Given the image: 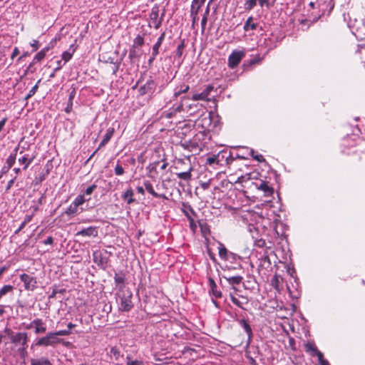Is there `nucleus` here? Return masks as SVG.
Returning a JSON list of instances; mask_svg holds the SVG:
<instances>
[{"instance_id": "obj_1", "label": "nucleus", "mask_w": 365, "mask_h": 365, "mask_svg": "<svg viewBox=\"0 0 365 365\" xmlns=\"http://www.w3.org/2000/svg\"><path fill=\"white\" fill-rule=\"evenodd\" d=\"M9 341L4 343L2 354L6 356L19 357L24 359L28 354V334L26 332H15L11 329L6 327L4 331Z\"/></svg>"}, {"instance_id": "obj_2", "label": "nucleus", "mask_w": 365, "mask_h": 365, "mask_svg": "<svg viewBox=\"0 0 365 365\" xmlns=\"http://www.w3.org/2000/svg\"><path fill=\"white\" fill-rule=\"evenodd\" d=\"M86 199L85 198L84 195H78L75 200L71 202L69 207L66 210L64 213L69 217H74L75 215L83 212V208H80V206L82 205Z\"/></svg>"}, {"instance_id": "obj_3", "label": "nucleus", "mask_w": 365, "mask_h": 365, "mask_svg": "<svg viewBox=\"0 0 365 365\" xmlns=\"http://www.w3.org/2000/svg\"><path fill=\"white\" fill-rule=\"evenodd\" d=\"M133 294L129 289H122L119 294L120 307L119 309L123 312L130 311L133 304L131 301Z\"/></svg>"}, {"instance_id": "obj_4", "label": "nucleus", "mask_w": 365, "mask_h": 365, "mask_svg": "<svg viewBox=\"0 0 365 365\" xmlns=\"http://www.w3.org/2000/svg\"><path fill=\"white\" fill-rule=\"evenodd\" d=\"M62 339L58 337L56 331L48 332L45 336L40 338L36 342V346H54L61 342Z\"/></svg>"}, {"instance_id": "obj_5", "label": "nucleus", "mask_w": 365, "mask_h": 365, "mask_svg": "<svg viewBox=\"0 0 365 365\" xmlns=\"http://www.w3.org/2000/svg\"><path fill=\"white\" fill-rule=\"evenodd\" d=\"M205 0H192L190 9V16L192 17V28L194 29L195 24L199 20L198 13L201 7L204 5Z\"/></svg>"}, {"instance_id": "obj_6", "label": "nucleus", "mask_w": 365, "mask_h": 365, "mask_svg": "<svg viewBox=\"0 0 365 365\" xmlns=\"http://www.w3.org/2000/svg\"><path fill=\"white\" fill-rule=\"evenodd\" d=\"M245 56V53L243 51H233L228 57V66L230 68H235L238 66Z\"/></svg>"}, {"instance_id": "obj_7", "label": "nucleus", "mask_w": 365, "mask_h": 365, "mask_svg": "<svg viewBox=\"0 0 365 365\" xmlns=\"http://www.w3.org/2000/svg\"><path fill=\"white\" fill-rule=\"evenodd\" d=\"M104 253L101 250H96L93 252V260L100 268L105 269L107 267L108 259L105 256Z\"/></svg>"}, {"instance_id": "obj_8", "label": "nucleus", "mask_w": 365, "mask_h": 365, "mask_svg": "<svg viewBox=\"0 0 365 365\" xmlns=\"http://www.w3.org/2000/svg\"><path fill=\"white\" fill-rule=\"evenodd\" d=\"M230 156V153H228L227 151H221L218 153L217 155H213L212 156L208 157L206 159V164L210 165L213 164L219 165L224 159L227 160Z\"/></svg>"}, {"instance_id": "obj_9", "label": "nucleus", "mask_w": 365, "mask_h": 365, "mask_svg": "<svg viewBox=\"0 0 365 365\" xmlns=\"http://www.w3.org/2000/svg\"><path fill=\"white\" fill-rule=\"evenodd\" d=\"M27 329H34L35 334H43L46 331V323L43 319L37 318L33 320L27 327Z\"/></svg>"}, {"instance_id": "obj_10", "label": "nucleus", "mask_w": 365, "mask_h": 365, "mask_svg": "<svg viewBox=\"0 0 365 365\" xmlns=\"http://www.w3.org/2000/svg\"><path fill=\"white\" fill-rule=\"evenodd\" d=\"M20 279L24 282L26 290L33 291L36 287L37 281L35 277L27 274L20 275Z\"/></svg>"}, {"instance_id": "obj_11", "label": "nucleus", "mask_w": 365, "mask_h": 365, "mask_svg": "<svg viewBox=\"0 0 365 365\" xmlns=\"http://www.w3.org/2000/svg\"><path fill=\"white\" fill-rule=\"evenodd\" d=\"M165 15V12L163 11L161 17L160 19H158L159 16V6L158 5H155L152 9L151 12L150 14V19L152 23L154 24L155 29H158L162 24L163 18Z\"/></svg>"}, {"instance_id": "obj_12", "label": "nucleus", "mask_w": 365, "mask_h": 365, "mask_svg": "<svg viewBox=\"0 0 365 365\" xmlns=\"http://www.w3.org/2000/svg\"><path fill=\"white\" fill-rule=\"evenodd\" d=\"M156 84L154 80L150 77L149 79L147 80L146 83L140 86L139 88V93L141 96L151 93L153 94L155 90Z\"/></svg>"}, {"instance_id": "obj_13", "label": "nucleus", "mask_w": 365, "mask_h": 365, "mask_svg": "<svg viewBox=\"0 0 365 365\" xmlns=\"http://www.w3.org/2000/svg\"><path fill=\"white\" fill-rule=\"evenodd\" d=\"M214 90V86L212 85H207L206 88L200 93H195L192 96L193 101H208L209 96L211 92Z\"/></svg>"}, {"instance_id": "obj_14", "label": "nucleus", "mask_w": 365, "mask_h": 365, "mask_svg": "<svg viewBox=\"0 0 365 365\" xmlns=\"http://www.w3.org/2000/svg\"><path fill=\"white\" fill-rule=\"evenodd\" d=\"M218 252L220 257L224 260H235L237 257L235 254L228 251L225 245L221 242H219Z\"/></svg>"}, {"instance_id": "obj_15", "label": "nucleus", "mask_w": 365, "mask_h": 365, "mask_svg": "<svg viewBox=\"0 0 365 365\" xmlns=\"http://www.w3.org/2000/svg\"><path fill=\"white\" fill-rule=\"evenodd\" d=\"M222 277L228 282L230 285L232 286V288L234 290H237V289L235 287V285H239L242 283L243 280V277L240 275L236 276H230V275H223Z\"/></svg>"}, {"instance_id": "obj_16", "label": "nucleus", "mask_w": 365, "mask_h": 365, "mask_svg": "<svg viewBox=\"0 0 365 365\" xmlns=\"http://www.w3.org/2000/svg\"><path fill=\"white\" fill-rule=\"evenodd\" d=\"M98 235V229L96 227H88L83 228L76 233V236L96 237Z\"/></svg>"}, {"instance_id": "obj_17", "label": "nucleus", "mask_w": 365, "mask_h": 365, "mask_svg": "<svg viewBox=\"0 0 365 365\" xmlns=\"http://www.w3.org/2000/svg\"><path fill=\"white\" fill-rule=\"evenodd\" d=\"M35 158L34 155L24 154L21 158H19L18 161L20 164H23L24 170H26L29 165L34 161Z\"/></svg>"}, {"instance_id": "obj_18", "label": "nucleus", "mask_w": 365, "mask_h": 365, "mask_svg": "<svg viewBox=\"0 0 365 365\" xmlns=\"http://www.w3.org/2000/svg\"><path fill=\"white\" fill-rule=\"evenodd\" d=\"M208 283L209 286L210 287V292L215 298H221L222 297V292L220 290H217V284L214 279L211 277L208 278Z\"/></svg>"}, {"instance_id": "obj_19", "label": "nucleus", "mask_w": 365, "mask_h": 365, "mask_svg": "<svg viewBox=\"0 0 365 365\" xmlns=\"http://www.w3.org/2000/svg\"><path fill=\"white\" fill-rule=\"evenodd\" d=\"M239 324L244 329L245 331L247 333V334L248 336V344H250L252 340V336H253L252 330L250 325L244 319H240L239 321Z\"/></svg>"}, {"instance_id": "obj_20", "label": "nucleus", "mask_w": 365, "mask_h": 365, "mask_svg": "<svg viewBox=\"0 0 365 365\" xmlns=\"http://www.w3.org/2000/svg\"><path fill=\"white\" fill-rule=\"evenodd\" d=\"M134 192L131 187L128 188L122 195V199L128 205L132 204L135 201V200L133 197Z\"/></svg>"}, {"instance_id": "obj_21", "label": "nucleus", "mask_w": 365, "mask_h": 365, "mask_svg": "<svg viewBox=\"0 0 365 365\" xmlns=\"http://www.w3.org/2000/svg\"><path fill=\"white\" fill-rule=\"evenodd\" d=\"M256 186L259 190L263 191L266 196H269L273 193V188L269 187L268 184L263 180H261L260 183L259 185L257 184Z\"/></svg>"}, {"instance_id": "obj_22", "label": "nucleus", "mask_w": 365, "mask_h": 365, "mask_svg": "<svg viewBox=\"0 0 365 365\" xmlns=\"http://www.w3.org/2000/svg\"><path fill=\"white\" fill-rule=\"evenodd\" d=\"M259 173L258 172H251L245 173L238 178V182H245L252 179H257Z\"/></svg>"}, {"instance_id": "obj_23", "label": "nucleus", "mask_w": 365, "mask_h": 365, "mask_svg": "<svg viewBox=\"0 0 365 365\" xmlns=\"http://www.w3.org/2000/svg\"><path fill=\"white\" fill-rule=\"evenodd\" d=\"M165 32H163L161 34V35L159 36V38H158V41L157 42L153 45V48H152V51H153V56H158L159 51V48L160 47L164 38H165Z\"/></svg>"}, {"instance_id": "obj_24", "label": "nucleus", "mask_w": 365, "mask_h": 365, "mask_svg": "<svg viewBox=\"0 0 365 365\" xmlns=\"http://www.w3.org/2000/svg\"><path fill=\"white\" fill-rule=\"evenodd\" d=\"M31 365H52L51 361L46 357L31 359Z\"/></svg>"}, {"instance_id": "obj_25", "label": "nucleus", "mask_w": 365, "mask_h": 365, "mask_svg": "<svg viewBox=\"0 0 365 365\" xmlns=\"http://www.w3.org/2000/svg\"><path fill=\"white\" fill-rule=\"evenodd\" d=\"M253 17L250 16L243 27L245 31H248L250 29L255 30L257 27V24L253 23Z\"/></svg>"}, {"instance_id": "obj_26", "label": "nucleus", "mask_w": 365, "mask_h": 365, "mask_svg": "<svg viewBox=\"0 0 365 365\" xmlns=\"http://www.w3.org/2000/svg\"><path fill=\"white\" fill-rule=\"evenodd\" d=\"M17 150L18 148H16L14 150V153H11L6 159V164L8 165L9 168H11L15 163Z\"/></svg>"}, {"instance_id": "obj_27", "label": "nucleus", "mask_w": 365, "mask_h": 365, "mask_svg": "<svg viewBox=\"0 0 365 365\" xmlns=\"http://www.w3.org/2000/svg\"><path fill=\"white\" fill-rule=\"evenodd\" d=\"M190 89V86L186 84L181 85L174 93V97L178 98L180 94L187 93Z\"/></svg>"}, {"instance_id": "obj_28", "label": "nucleus", "mask_w": 365, "mask_h": 365, "mask_svg": "<svg viewBox=\"0 0 365 365\" xmlns=\"http://www.w3.org/2000/svg\"><path fill=\"white\" fill-rule=\"evenodd\" d=\"M191 168L187 172H181L176 173L177 177L180 180H189L191 179Z\"/></svg>"}, {"instance_id": "obj_29", "label": "nucleus", "mask_w": 365, "mask_h": 365, "mask_svg": "<svg viewBox=\"0 0 365 365\" xmlns=\"http://www.w3.org/2000/svg\"><path fill=\"white\" fill-rule=\"evenodd\" d=\"M143 185H144L145 189L150 194H151L153 197L158 195V193L154 190L153 185H152V183L150 181H148V180L145 181Z\"/></svg>"}, {"instance_id": "obj_30", "label": "nucleus", "mask_w": 365, "mask_h": 365, "mask_svg": "<svg viewBox=\"0 0 365 365\" xmlns=\"http://www.w3.org/2000/svg\"><path fill=\"white\" fill-rule=\"evenodd\" d=\"M305 351L310 353L312 356L317 351V348L313 343H307L305 344Z\"/></svg>"}, {"instance_id": "obj_31", "label": "nucleus", "mask_w": 365, "mask_h": 365, "mask_svg": "<svg viewBox=\"0 0 365 365\" xmlns=\"http://www.w3.org/2000/svg\"><path fill=\"white\" fill-rule=\"evenodd\" d=\"M257 0H245V9L251 11L256 5Z\"/></svg>"}, {"instance_id": "obj_32", "label": "nucleus", "mask_w": 365, "mask_h": 365, "mask_svg": "<svg viewBox=\"0 0 365 365\" xmlns=\"http://www.w3.org/2000/svg\"><path fill=\"white\" fill-rule=\"evenodd\" d=\"M185 40H182L177 47V49L175 51L176 57L181 58L182 53H183V50L185 48Z\"/></svg>"}, {"instance_id": "obj_33", "label": "nucleus", "mask_w": 365, "mask_h": 365, "mask_svg": "<svg viewBox=\"0 0 365 365\" xmlns=\"http://www.w3.org/2000/svg\"><path fill=\"white\" fill-rule=\"evenodd\" d=\"M114 280L116 285L120 286V289H121V285L123 284L125 282L124 276L116 273L114 276Z\"/></svg>"}, {"instance_id": "obj_34", "label": "nucleus", "mask_w": 365, "mask_h": 365, "mask_svg": "<svg viewBox=\"0 0 365 365\" xmlns=\"http://www.w3.org/2000/svg\"><path fill=\"white\" fill-rule=\"evenodd\" d=\"M110 354L116 361H119L120 358L122 356L120 351L117 347H112L110 349Z\"/></svg>"}, {"instance_id": "obj_35", "label": "nucleus", "mask_w": 365, "mask_h": 365, "mask_svg": "<svg viewBox=\"0 0 365 365\" xmlns=\"http://www.w3.org/2000/svg\"><path fill=\"white\" fill-rule=\"evenodd\" d=\"M41 82V79L38 80L36 83V84L33 86L31 88V89L29 91V92L28 93V94L25 97V100H29V98H31L37 91L38 88V84L39 83Z\"/></svg>"}, {"instance_id": "obj_36", "label": "nucleus", "mask_w": 365, "mask_h": 365, "mask_svg": "<svg viewBox=\"0 0 365 365\" xmlns=\"http://www.w3.org/2000/svg\"><path fill=\"white\" fill-rule=\"evenodd\" d=\"M115 129L113 128H109L107 129L106 134L103 136V140L108 143L113 135Z\"/></svg>"}, {"instance_id": "obj_37", "label": "nucleus", "mask_w": 365, "mask_h": 365, "mask_svg": "<svg viewBox=\"0 0 365 365\" xmlns=\"http://www.w3.org/2000/svg\"><path fill=\"white\" fill-rule=\"evenodd\" d=\"M74 51H75V49H73V51L71 52L66 51L62 53L61 58H62V60L64 61L63 64H65L66 62H68V61H70L71 59Z\"/></svg>"}, {"instance_id": "obj_38", "label": "nucleus", "mask_w": 365, "mask_h": 365, "mask_svg": "<svg viewBox=\"0 0 365 365\" xmlns=\"http://www.w3.org/2000/svg\"><path fill=\"white\" fill-rule=\"evenodd\" d=\"M126 365H145V364L142 361L132 359L130 356H127Z\"/></svg>"}, {"instance_id": "obj_39", "label": "nucleus", "mask_w": 365, "mask_h": 365, "mask_svg": "<svg viewBox=\"0 0 365 365\" xmlns=\"http://www.w3.org/2000/svg\"><path fill=\"white\" fill-rule=\"evenodd\" d=\"M46 55H44V51H40L38 52L33 59V63H36L37 62H40L45 58Z\"/></svg>"}, {"instance_id": "obj_40", "label": "nucleus", "mask_w": 365, "mask_h": 365, "mask_svg": "<svg viewBox=\"0 0 365 365\" xmlns=\"http://www.w3.org/2000/svg\"><path fill=\"white\" fill-rule=\"evenodd\" d=\"M143 43L144 38L140 35L137 36L133 41V46H141Z\"/></svg>"}, {"instance_id": "obj_41", "label": "nucleus", "mask_w": 365, "mask_h": 365, "mask_svg": "<svg viewBox=\"0 0 365 365\" xmlns=\"http://www.w3.org/2000/svg\"><path fill=\"white\" fill-rule=\"evenodd\" d=\"M255 150L253 149L250 150V155L251 156L255 159L256 160H257L258 162L261 163V162H263L264 161V158L263 157V155H255Z\"/></svg>"}, {"instance_id": "obj_42", "label": "nucleus", "mask_w": 365, "mask_h": 365, "mask_svg": "<svg viewBox=\"0 0 365 365\" xmlns=\"http://www.w3.org/2000/svg\"><path fill=\"white\" fill-rule=\"evenodd\" d=\"M231 302L240 308L243 309L242 303L240 302L232 294H230Z\"/></svg>"}, {"instance_id": "obj_43", "label": "nucleus", "mask_w": 365, "mask_h": 365, "mask_svg": "<svg viewBox=\"0 0 365 365\" xmlns=\"http://www.w3.org/2000/svg\"><path fill=\"white\" fill-rule=\"evenodd\" d=\"M114 170L116 175H122L124 173V169L119 163L115 165Z\"/></svg>"}, {"instance_id": "obj_44", "label": "nucleus", "mask_w": 365, "mask_h": 365, "mask_svg": "<svg viewBox=\"0 0 365 365\" xmlns=\"http://www.w3.org/2000/svg\"><path fill=\"white\" fill-rule=\"evenodd\" d=\"M96 187H97V185L95 184L90 185L89 187H88L86 189L84 194L86 195H91L93 193V192L96 189Z\"/></svg>"}, {"instance_id": "obj_45", "label": "nucleus", "mask_w": 365, "mask_h": 365, "mask_svg": "<svg viewBox=\"0 0 365 365\" xmlns=\"http://www.w3.org/2000/svg\"><path fill=\"white\" fill-rule=\"evenodd\" d=\"M255 245L256 247L262 248V247H264L266 246V242L263 239H259V240H255Z\"/></svg>"}, {"instance_id": "obj_46", "label": "nucleus", "mask_w": 365, "mask_h": 365, "mask_svg": "<svg viewBox=\"0 0 365 365\" xmlns=\"http://www.w3.org/2000/svg\"><path fill=\"white\" fill-rule=\"evenodd\" d=\"M257 1L259 2V5L261 7L265 6L269 9L272 6L269 3V0H257Z\"/></svg>"}, {"instance_id": "obj_47", "label": "nucleus", "mask_w": 365, "mask_h": 365, "mask_svg": "<svg viewBox=\"0 0 365 365\" xmlns=\"http://www.w3.org/2000/svg\"><path fill=\"white\" fill-rule=\"evenodd\" d=\"M56 333L57 334L58 336H68L71 334V331L69 329H64V330L57 331H56Z\"/></svg>"}, {"instance_id": "obj_48", "label": "nucleus", "mask_w": 365, "mask_h": 365, "mask_svg": "<svg viewBox=\"0 0 365 365\" xmlns=\"http://www.w3.org/2000/svg\"><path fill=\"white\" fill-rule=\"evenodd\" d=\"M207 21V18L206 16H202V19L201 20L202 34H203L205 31Z\"/></svg>"}, {"instance_id": "obj_49", "label": "nucleus", "mask_w": 365, "mask_h": 365, "mask_svg": "<svg viewBox=\"0 0 365 365\" xmlns=\"http://www.w3.org/2000/svg\"><path fill=\"white\" fill-rule=\"evenodd\" d=\"M314 356H317L318 357L319 363L324 359L323 354L319 350H317Z\"/></svg>"}, {"instance_id": "obj_50", "label": "nucleus", "mask_w": 365, "mask_h": 365, "mask_svg": "<svg viewBox=\"0 0 365 365\" xmlns=\"http://www.w3.org/2000/svg\"><path fill=\"white\" fill-rule=\"evenodd\" d=\"M314 356H317L318 357L319 363L324 359L323 354L319 350H317Z\"/></svg>"}, {"instance_id": "obj_51", "label": "nucleus", "mask_w": 365, "mask_h": 365, "mask_svg": "<svg viewBox=\"0 0 365 365\" xmlns=\"http://www.w3.org/2000/svg\"><path fill=\"white\" fill-rule=\"evenodd\" d=\"M31 46L34 48V51H36L39 47V42L37 40H33L31 43Z\"/></svg>"}, {"instance_id": "obj_52", "label": "nucleus", "mask_w": 365, "mask_h": 365, "mask_svg": "<svg viewBox=\"0 0 365 365\" xmlns=\"http://www.w3.org/2000/svg\"><path fill=\"white\" fill-rule=\"evenodd\" d=\"M53 238L52 237H51V236H50V237H47V239H46V240H45L43 242V243L44 245H52V244H53Z\"/></svg>"}, {"instance_id": "obj_53", "label": "nucleus", "mask_w": 365, "mask_h": 365, "mask_svg": "<svg viewBox=\"0 0 365 365\" xmlns=\"http://www.w3.org/2000/svg\"><path fill=\"white\" fill-rule=\"evenodd\" d=\"M19 53V50L17 47H15L13 50L11 58L14 59Z\"/></svg>"}, {"instance_id": "obj_54", "label": "nucleus", "mask_w": 365, "mask_h": 365, "mask_svg": "<svg viewBox=\"0 0 365 365\" xmlns=\"http://www.w3.org/2000/svg\"><path fill=\"white\" fill-rule=\"evenodd\" d=\"M6 121V118H4L1 120H0V132L3 130Z\"/></svg>"}, {"instance_id": "obj_55", "label": "nucleus", "mask_w": 365, "mask_h": 365, "mask_svg": "<svg viewBox=\"0 0 365 365\" xmlns=\"http://www.w3.org/2000/svg\"><path fill=\"white\" fill-rule=\"evenodd\" d=\"M137 56V53L135 49H130L129 52V58H133Z\"/></svg>"}, {"instance_id": "obj_56", "label": "nucleus", "mask_w": 365, "mask_h": 365, "mask_svg": "<svg viewBox=\"0 0 365 365\" xmlns=\"http://www.w3.org/2000/svg\"><path fill=\"white\" fill-rule=\"evenodd\" d=\"M72 106H73V103H70L68 101V105H67L66 108H65V111L68 113H70L72 110Z\"/></svg>"}, {"instance_id": "obj_57", "label": "nucleus", "mask_w": 365, "mask_h": 365, "mask_svg": "<svg viewBox=\"0 0 365 365\" xmlns=\"http://www.w3.org/2000/svg\"><path fill=\"white\" fill-rule=\"evenodd\" d=\"M32 217H33L32 215H26V217L24 218V220L23 222L26 225L27 223H29L31 220Z\"/></svg>"}, {"instance_id": "obj_58", "label": "nucleus", "mask_w": 365, "mask_h": 365, "mask_svg": "<svg viewBox=\"0 0 365 365\" xmlns=\"http://www.w3.org/2000/svg\"><path fill=\"white\" fill-rule=\"evenodd\" d=\"M210 185V182H202V183L201 184V187H202V188L203 190H207V189H208V188H209Z\"/></svg>"}, {"instance_id": "obj_59", "label": "nucleus", "mask_w": 365, "mask_h": 365, "mask_svg": "<svg viewBox=\"0 0 365 365\" xmlns=\"http://www.w3.org/2000/svg\"><path fill=\"white\" fill-rule=\"evenodd\" d=\"M26 226V224L22 222L21 224L20 225L19 227L18 228L17 230H16L15 233L16 234H18L22 229H24Z\"/></svg>"}, {"instance_id": "obj_60", "label": "nucleus", "mask_w": 365, "mask_h": 365, "mask_svg": "<svg viewBox=\"0 0 365 365\" xmlns=\"http://www.w3.org/2000/svg\"><path fill=\"white\" fill-rule=\"evenodd\" d=\"M209 14H210V4H207L206 9L204 12L203 16H206L207 18Z\"/></svg>"}, {"instance_id": "obj_61", "label": "nucleus", "mask_w": 365, "mask_h": 365, "mask_svg": "<svg viewBox=\"0 0 365 365\" xmlns=\"http://www.w3.org/2000/svg\"><path fill=\"white\" fill-rule=\"evenodd\" d=\"M75 93H76L75 91H73L70 93V95H69V98H68V101H69L70 103H73V98H74V96H75Z\"/></svg>"}, {"instance_id": "obj_62", "label": "nucleus", "mask_w": 365, "mask_h": 365, "mask_svg": "<svg viewBox=\"0 0 365 365\" xmlns=\"http://www.w3.org/2000/svg\"><path fill=\"white\" fill-rule=\"evenodd\" d=\"M57 64H58V66L55 68V71H59L62 68V66L64 65L63 63L62 64L61 61H58Z\"/></svg>"}, {"instance_id": "obj_63", "label": "nucleus", "mask_w": 365, "mask_h": 365, "mask_svg": "<svg viewBox=\"0 0 365 365\" xmlns=\"http://www.w3.org/2000/svg\"><path fill=\"white\" fill-rule=\"evenodd\" d=\"M156 56H153V51H152V55H151L150 58L148 60V63L150 65H151L153 63V62L155 59Z\"/></svg>"}, {"instance_id": "obj_64", "label": "nucleus", "mask_w": 365, "mask_h": 365, "mask_svg": "<svg viewBox=\"0 0 365 365\" xmlns=\"http://www.w3.org/2000/svg\"><path fill=\"white\" fill-rule=\"evenodd\" d=\"M249 359H250V364L251 365H257V363L255 359H253L252 357H249Z\"/></svg>"}]
</instances>
